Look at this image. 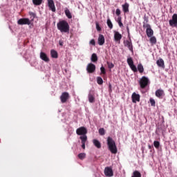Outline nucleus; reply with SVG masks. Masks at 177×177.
I'll use <instances>...</instances> for the list:
<instances>
[{"instance_id": "nucleus-1", "label": "nucleus", "mask_w": 177, "mask_h": 177, "mask_svg": "<svg viewBox=\"0 0 177 177\" xmlns=\"http://www.w3.org/2000/svg\"><path fill=\"white\" fill-rule=\"evenodd\" d=\"M57 27L60 32H70V25L66 20L59 21L57 24Z\"/></svg>"}, {"instance_id": "nucleus-2", "label": "nucleus", "mask_w": 177, "mask_h": 177, "mask_svg": "<svg viewBox=\"0 0 177 177\" xmlns=\"http://www.w3.org/2000/svg\"><path fill=\"white\" fill-rule=\"evenodd\" d=\"M107 146L109 150L112 153V154H117V145H115V141L113 140L111 137L107 138Z\"/></svg>"}, {"instance_id": "nucleus-3", "label": "nucleus", "mask_w": 177, "mask_h": 177, "mask_svg": "<svg viewBox=\"0 0 177 177\" xmlns=\"http://www.w3.org/2000/svg\"><path fill=\"white\" fill-rule=\"evenodd\" d=\"M140 88L141 89H145L149 85H150V80L146 76H142L139 81Z\"/></svg>"}, {"instance_id": "nucleus-4", "label": "nucleus", "mask_w": 177, "mask_h": 177, "mask_svg": "<svg viewBox=\"0 0 177 177\" xmlns=\"http://www.w3.org/2000/svg\"><path fill=\"white\" fill-rule=\"evenodd\" d=\"M17 24L19 26H24L26 24L30 26V24H31V21H30V19L28 18H21L17 21Z\"/></svg>"}, {"instance_id": "nucleus-5", "label": "nucleus", "mask_w": 177, "mask_h": 177, "mask_svg": "<svg viewBox=\"0 0 177 177\" xmlns=\"http://www.w3.org/2000/svg\"><path fill=\"white\" fill-rule=\"evenodd\" d=\"M76 133L80 136H84L88 133V130L84 127H81L77 129Z\"/></svg>"}, {"instance_id": "nucleus-6", "label": "nucleus", "mask_w": 177, "mask_h": 177, "mask_svg": "<svg viewBox=\"0 0 177 177\" xmlns=\"http://www.w3.org/2000/svg\"><path fill=\"white\" fill-rule=\"evenodd\" d=\"M170 27H177V14H174L171 17V19L169 21Z\"/></svg>"}, {"instance_id": "nucleus-7", "label": "nucleus", "mask_w": 177, "mask_h": 177, "mask_svg": "<svg viewBox=\"0 0 177 177\" xmlns=\"http://www.w3.org/2000/svg\"><path fill=\"white\" fill-rule=\"evenodd\" d=\"M86 71L89 74L95 73L96 71V66L92 63L88 64L86 67Z\"/></svg>"}, {"instance_id": "nucleus-8", "label": "nucleus", "mask_w": 177, "mask_h": 177, "mask_svg": "<svg viewBox=\"0 0 177 177\" xmlns=\"http://www.w3.org/2000/svg\"><path fill=\"white\" fill-rule=\"evenodd\" d=\"M70 99V94L67 92H64L60 96V100L62 103H66Z\"/></svg>"}, {"instance_id": "nucleus-9", "label": "nucleus", "mask_w": 177, "mask_h": 177, "mask_svg": "<svg viewBox=\"0 0 177 177\" xmlns=\"http://www.w3.org/2000/svg\"><path fill=\"white\" fill-rule=\"evenodd\" d=\"M104 172L105 176L111 177L114 176V173L113 172V169L110 167H105Z\"/></svg>"}, {"instance_id": "nucleus-10", "label": "nucleus", "mask_w": 177, "mask_h": 177, "mask_svg": "<svg viewBox=\"0 0 177 177\" xmlns=\"http://www.w3.org/2000/svg\"><path fill=\"white\" fill-rule=\"evenodd\" d=\"M155 95L158 99H162L165 96V93L164 92V90L160 88L156 90Z\"/></svg>"}, {"instance_id": "nucleus-11", "label": "nucleus", "mask_w": 177, "mask_h": 177, "mask_svg": "<svg viewBox=\"0 0 177 177\" xmlns=\"http://www.w3.org/2000/svg\"><path fill=\"white\" fill-rule=\"evenodd\" d=\"M124 46H127L131 52H133V46L132 45V40L129 37V40H126L124 42Z\"/></svg>"}, {"instance_id": "nucleus-12", "label": "nucleus", "mask_w": 177, "mask_h": 177, "mask_svg": "<svg viewBox=\"0 0 177 177\" xmlns=\"http://www.w3.org/2000/svg\"><path fill=\"white\" fill-rule=\"evenodd\" d=\"M48 6L52 12H56V7L55 6V1L53 0H48Z\"/></svg>"}, {"instance_id": "nucleus-13", "label": "nucleus", "mask_w": 177, "mask_h": 177, "mask_svg": "<svg viewBox=\"0 0 177 177\" xmlns=\"http://www.w3.org/2000/svg\"><path fill=\"white\" fill-rule=\"evenodd\" d=\"M131 99L133 103H136V102H140V95L136 94V93H133L131 95Z\"/></svg>"}, {"instance_id": "nucleus-14", "label": "nucleus", "mask_w": 177, "mask_h": 177, "mask_svg": "<svg viewBox=\"0 0 177 177\" xmlns=\"http://www.w3.org/2000/svg\"><path fill=\"white\" fill-rule=\"evenodd\" d=\"M122 39V35L120 33V32L115 31L114 32V40L115 42H120Z\"/></svg>"}, {"instance_id": "nucleus-15", "label": "nucleus", "mask_w": 177, "mask_h": 177, "mask_svg": "<svg viewBox=\"0 0 177 177\" xmlns=\"http://www.w3.org/2000/svg\"><path fill=\"white\" fill-rule=\"evenodd\" d=\"M40 59H41V60H44V62H46V63L49 62V57H48L46 53L44 52L40 53Z\"/></svg>"}, {"instance_id": "nucleus-16", "label": "nucleus", "mask_w": 177, "mask_h": 177, "mask_svg": "<svg viewBox=\"0 0 177 177\" xmlns=\"http://www.w3.org/2000/svg\"><path fill=\"white\" fill-rule=\"evenodd\" d=\"M98 44L102 46V45H104L105 39L104 36L103 35H99L98 37Z\"/></svg>"}, {"instance_id": "nucleus-17", "label": "nucleus", "mask_w": 177, "mask_h": 177, "mask_svg": "<svg viewBox=\"0 0 177 177\" xmlns=\"http://www.w3.org/2000/svg\"><path fill=\"white\" fill-rule=\"evenodd\" d=\"M122 8L124 13H128L129 12V3H125L122 4Z\"/></svg>"}, {"instance_id": "nucleus-18", "label": "nucleus", "mask_w": 177, "mask_h": 177, "mask_svg": "<svg viewBox=\"0 0 177 177\" xmlns=\"http://www.w3.org/2000/svg\"><path fill=\"white\" fill-rule=\"evenodd\" d=\"M156 64H157V66H158V67H162V68H164L165 67V64L164 63V59H162V58H160L156 61Z\"/></svg>"}, {"instance_id": "nucleus-19", "label": "nucleus", "mask_w": 177, "mask_h": 177, "mask_svg": "<svg viewBox=\"0 0 177 177\" xmlns=\"http://www.w3.org/2000/svg\"><path fill=\"white\" fill-rule=\"evenodd\" d=\"M88 97L89 103H95V94L93 93H89Z\"/></svg>"}, {"instance_id": "nucleus-20", "label": "nucleus", "mask_w": 177, "mask_h": 177, "mask_svg": "<svg viewBox=\"0 0 177 177\" xmlns=\"http://www.w3.org/2000/svg\"><path fill=\"white\" fill-rule=\"evenodd\" d=\"M146 34H147L148 38H150V37H153V35L154 34V31H153V29H151V28H147V29H146Z\"/></svg>"}, {"instance_id": "nucleus-21", "label": "nucleus", "mask_w": 177, "mask_h": 177, "mask_svg": "<svg viewBox=\"0 0 177 177\" xmlns=\"http://www.w3.org/2000/svg\"><path fill=\"white\" fill-rule=\"evenodd\" d=\"M93 143L94 146H95V147H97V149L102 148V143H100L99 142V140L94 139V140H93Z\"/></svg>"}, {"instance_id": "nucleus-22", "label": "nucleus", "mask_w": 177, "mask_h": 177, "mask_svg": "<svg viewBox=\"0 0 177 177\" xmlns=\"http://www.w3.org/2000/svg\"><path fill=\"white\" fill-rule=\"evenodd\" d=\"M50 55H51V57H53V59H57V57H59L57 51H56L55 50H50Z\"/></svg>"}, {"instance_id": "nucleus-23", "label": "nucleus", "mask_w": 177, "mask_h": 177, "mask_svg": "<svg viewBox=\"0 0 177 177\" xmlns=\"http://www.w3.org/2000/svg\"><path fill=\"white\" fill-rule=\"evenodd\" d=\"M65 15L68 19H73V15H71V12L68 8L65 9Z\"/></svg>"}, {"instance_id": "nucleus-24", "label": "nucleus", "mask_w": 177, "mask_h": 177, "mask_svg": "<svg viewBox=\"0 0 177 177\" xmlns=\"http://www.w3.org/2000/svg\"><path fill=\"white\" fill-rule=\"evenodd\" d=\"M42 1L44 0H32L33 5L35 6H39L40 5H42Z\"/></svg>"}, {"instance_id": "nucleus-25", "label": "nucleus", "mask_w": 177, "mask_h": 177, "mask_svg": "<svg viewBox=\"0 0 177 177\" xmlns=\"http://www.w3.org/2000/svg\"><path fill=\"white\" fill-rule=\"evenodd\" d=\"M117 23L119 24V27H124V24H122V17H118L117 19Z\"/></svg>"}, {"instance_id": "nucleus-26", "label": "nucleus", "mask_w": 177, "mask_h": 177, "mask_svg": "<svg viewBox=\"0 0 177 177\" xmlns=\"http://www.w3.org/2000/svg\"><path fill=\"white\" fill-rule=\"evenodd\" d=\"M80 140L82 141V143H86V140H88V136L86 135L85 136H81L80 137Z\"/></svg>"}, {"instance_id": "nucleus-27", "label": "nucleus", "mask_w": 177, "mask_h": 177, "mask_svg": "<svg viewBox=\"0 0 177 177\" xmlns=\"http://www.w3.org/2000/svg\"><path fill=\"white\" fill-rule=\"evenodd\" d=\"M137 68H138L139 73H140V74H142V73H143V71H145V68H143V65H142V64H139L137 66Z\"/></svg>"}, {"instance_id": "nucleus-28", "label": "nucleus", "mask_w": 177, "mask_h": 177, "mask_svg": "<svg viewBox=\"0 0 177 177\" xmlns=\"http://www.w3.org/2000/svg\"><path fill=\"white\" fill-rule=\"evenodd\" d=\"M91 62H93V63H96V62H97V55L95 53L92 54Z\"/></svg>"}, {"instance_id": "nucleus-29", "label": "nucleus", "mask_w": 177, "mask_h": 177, "mask_svg": "<svg viewBox=\"0 0 177 177\" xmlns=\"http://www.w3.org/2000/svg\"><path fill=\"white\" fill-rule=\"evenodd\" d=\"M149 41L152 45H156V44H157V39L156 38V37H151Z\"/></svg>"}, {"instance_id": "nucleus-30", "label": "nucleus", "mask_w": 177, "mask_h": 177, "mask_svg": "<svg viewBox=\"0 0 177 177\" xmlns=\"http://www.w3.org/2000/svg\"><path fill=\"white\" fill-rule=\"evenodd\" d=\"M78 158H80V160H84V158H85V157H86V153H80L77 155Z\"/></svg>"}, {"instance_id": "nucleus-31", "label": "nucleus", "mask_w": 177, "mask_h": 177, "mask_svg": "<svg viewBox=\"0 0 177 177\" xmlns=\"http://www.w3.org/2000/svg\"><path fill=\"white\" fill-rule=\"evenodd\" d=\"M106 24L111 30L113 29V23L111 22V20H110V19H107Z\"/></svg>"}, {"instance_id": "nucleus-32", "label": "nucleus", "mask_w": 177, "mask_h": 177, "mask_svg": "<svg viewBox=\"0 0 177 177\" xmlns=\"http://www.w3.org/2000/svg\"><path fill=\"white\" fill-rule=\"evenodd\" d=\"M130 68L133 71V73H138V68H136V66L133 64V65H130Z\"/></svg>"}, {"instance_id": "nucleus-33", "label": "nucleus", "mask_w": 177, "mask_h": 177, "mask_svg": "<svg viewBox=\"0 0 177 177\" xmlns=\"http://www.w3.org/2000/svg\"><path fill=\"white\" fill-rule=\"evenodd\" d=\"M97 82L98 85H102L103 84V79L100 77H97Z\"/></svg>"}, {"instance_id": "nucleus-34", "label": "nucleus", "mask_w": 177, "mask_h": 177, "mask_svg": "<svg viewBox=\"0 0 177 177\" xmlns=\"http://www.w3.org/2000/svg\"><path fill=\"white\" fill-rule=\"evenodd\" d=\"M29 16H30V19H32V21L35 19L37 15L35 12H29Z\"/></svg>"}, {"instance_id": "nucleus-35", "label": "nucleus", "mask_w": 177, "mask_h": 177, "mask_svg": "<svg viewBox=\"0 0 177 177\" xmlns=\"http://www.w3.org/2000/svg\"><path fill=\"white\" fill-rule=\"evenodd\" d=\"M99 133L101 135V136H103V135H105L106 131H104V128H100L98 131Z\"/></svg>"}, {"instance_id": "nucleus-36", "label": "nucleus", "mask_w": 177, "mask_h": 177, "mask_svg": "<svg viewBox=\"0 0 177 177\" xmlns=\"http://www.w3.org/2000/svg\"><path fill=\"white\" fill-rule=\"evenodd\" d=\"M127 63L129 66L133 64V60L132 59L131 57L127 59Z\"/></svg>"}, {"instance_id": "nucleus-37", "label": "nucleus", "mask_w": 177, "mask_h": 177, "mask_svg": "<svg viewBox=\"0 0 177 177\" xmlns=\"http://www.w3.org/2000/svg\"><path fill=\"white\" fill-rule=\"evenodd\" d=\"M149 102H150L151 106H153V107L156 106V100H154V99L150 98Z\"/></svg>"}, {"instance_id": "nucleus-38", "label": "nucleus", "mask_w": 177, "mask_h": 177, "mask_svg": "<svg viewBox=\"0 0 177 177\" xmlns=\"http://www.w3.org/2000/svg\"><path fill=\"white\" fill-rule=\"evenodd\" d=\"M153 146H154V147H156V149H158L160 147V142L154 141Z\"/></svg>"}, {"instance_id": "nucleus-39", "label": "nucleus", "mask_w": 177, "mask_h": 177, "mask_svg": "<svg viewBox=\"0 0 177 177\" xmlns=\"http://www.w3.org/2000/svg\"><path fill=\"white\" fill-rule=\"evenodd\" d=\"M115 15H118V17H121V10L117 8L115 11Z\"/></svg>"}, {"instance_id": "nucleus-40", "label": "nucleus", "mask_w": 177, "mask_h": 177, "mask_svg": "<svg viewBox=\"0 0 177 177\" xmlns=\"http://www.w3.org/2000/svg\"><path fill=\"white\" fill-rule=\"evenodd\" d=\"M143 28H151V26H150V24L144 23L143 24Z\"/></svg>"}, {"instance_id": "nucleus-41", "label": "nucleus", "mask_w": 177, "mask_h": 177, "mask_svg": "<svg viewBox=\"0 0 177 177\" xmlns=\"http://www.w3.org/2000/svg\"><path fill=\"white\" fill-rule=\"evenodd\" d=\"M100 71L102 74H106V68H104V66L100 68Z\"/></svg>"}, {"instance_id": "nucleus-42", "label": "nucleus", "mask_w": 177, "mask_h": 177, "mask_svg": "<svg viewBox=\"0 0 177 177\" xmlns=\"http://www.w3.org/2000/svg\"><path fill=\"white\" fill-rule=\"evenodd\" d=\"M107 64H108L109 68H114V65H113V63L107 62Z\"/></svg>"}, {"instance_id": "nucleus-43", "label": "nucleus", "mask_w": 177, "mask_h": 177, "mask_svg": "<svg viewBox=\"0 0 177 177\" xmlns=\"http://www.w3.org/2000/svg\"><path fill=\"white\" fill-rule=\"evenodd\" d=\"M96 29L97 31H102V28H100V26L97 23L96 24Z\"/></svg>"}, {"instance_id": "nucleus-44", "label": "nucleus", "mask_w": 177, "mask_h": 177, "mask_svg": "<svg viewBox=\"0 0 177 177\" xmlns=\"http://www.w3.org/2000/svg\"><path fill=\"white\" fill-rule=\"evenodd\" d=\"M90 44L91 45H93V46H95V45H96V42L95 41V39H91V41H90Z\"/></svg>"}, {"instance_id": "nucleus-45", "label": "nucleus", "mask_w": 177, "mask_h": 177, "mask_svg": "<svg viewBox=\"0 0 177 177\" xmlns=\"http://www.w3.org/2000/svg\"><path fill=\"white\" fill-rule=\"evenodd\" d=\"M85 143L86 142H82V148L85 150Z\"/></svg>"}, {"instance_id": "nucleus-46", "label": "nucleus", "mask_w": 177, "mask_h": 177, "mask_svg": "<svg viewBox=\"0 0 177 177\" xmlns=\"http://www.w3.org/2000/svg\"><path fill=\"white\" fill-rule=\"evenodd\" d=\"M59 44L60 46H63V41H59Z\"/></svg>"}, {"instance_id": "nucleus-47", "label": "nucleus", "mask_w": 177, "mask_h": 177, "mask_svg": "<svg viewBox=\"0 0 177 177\" xmlns=\"http://www.w3.org/2000/svg\"><path fill=\"white\" fill-rule=\"evenodd\" d=\"M128 33L129 34V28H127Z\"/></svg>"}, {"instance_id": "nucleus-48", "label": "nucleus", "mask_w": 177, "mask_h": 177, "mask_svg": "<svg viewBox=\"0 0 177 177\" xmlns=\"http://www.w3.org/2000/svg\"><path fill=\"white\" fill-rule=\"evenodd\" d=\"M149 149H151V147L150 145H149Z\"/></svg>"}]
</instances>
